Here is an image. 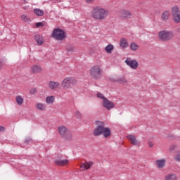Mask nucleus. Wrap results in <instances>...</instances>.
<instances>
[{
  "instance_id": "obj_42",
  "label": "nucleus",
  "mask_w": 180,
  "mask_h": 180,
  "mask_svg": "<svg viewBox=\"0 0 180 180\" xmlns=\"http://www.w3.org/2000/svg\"><path fill=\"white\" fill-rule=\"evenodd\" d=\"M23 9H24L25 11H26V9H29V6H25L23 7Z\"/></svg>"
},
{
  "instance_id": "obj_10",
  "label": "nucleus",
  "mask_w": 180,
  "mask_h": 180,
  "mask_svg": "<svg viewBox=\"0 0 180 180\" xmlns=\"http://www.w3.org/2000/svg\"><path fill=\"white\" fill-rule=\"evenodd\" d=\"M127 139L129 140V141L132 144L133 146H140V141L137 140V137L134 135H128L127 136Z\"/></svg>"
},
{
  "instance_id": "obj_5",
  "label": "nucleus",
  "mask_w": 180,
  "mask_h": 180,
  "mask_svg": "<svg viewBox=\"0 0 180 180\" xmlns=\"http://www.w3.org/2000/svg\"><path fill=\"white\" fill-rule=\"evenodd\" d=\"M89 74L91 78L99 79L102 75V70L99 65H94L90 68Z\"/></svg>"
},
{
  "instance_id": "obj_34",
  "label": "nucleus",
  "mask_w": 180,
  "mask_h": 180,
  "mask_svg": "<svg viewBox=\"0 0 180 180\" xmlns=\"http://www.w3.org/2000/svg\"><path fill=\"white\" fill-rule=\"evenodd\" d=\"M74 50H75V46H69L67 48V51H68V52L74 51Z\"/></svg>"
},
{
  "instance_id": "obj_9",
  "label": "nucleus",
  "mask_w": 180,
  "mask_h": 180,
  "mask_svg": "<svg viewBox=\"0 0 180 180\" xmlns=\"http://www.w3.org/2000/svg\"><path fill=\"white\" fill-rule=\"evenodd\" d=\"M120 16L122 18V19H124L126 20L127 19H130V18L132 16V14L127 10H121L120 11Z\"/></svg>"
},
{
  "instance_id": "obj_39",
  "label": "nucleus",
  "mask_w": 180,
  "mask_h": 180,
  "mask_svg": "<svg viewBox=\"0 0 180 180\" xmlns=\"http://www.w3.org/2000/svg\"><path fill=\"white\" fill-rule=\"evenodd\" d=\"M86 4H94L95 2V0H85Z\"/></svg>"
},
{
  "instance_id": "obj_6",
  "label": "nucleus",
  "mask_w": 180,
  "mask_h": 180,
  "mask_svg": "<svg viewBox=\"0 0 180 180\" xmlns=\"http://www.w3.org/2000/svg\"><path fill=\"white\" fill-rule=\"evenodd\" d=\"M58 130L60 136H62L63 139H65L66 140H71L72 139V135L71 134V132L68 130L65 126L62 125L58 127Z\"/></svg>"
},
{
  "instance_id": "obj_11",
  "label": "nucleus",
  "mask_w": 180,
  "mask_h": 180,
  "mask_svg": "<svg viewBox=\"0 0 180 180\" xmlns=\"http://www.w3.org/2000/svg\"><path fill=\"white\" fill-rule=\"evenodd\" d=\"M41 71H42L41 67H40V65H32L30 67V72L32 74H40Z\"/></svg>"
},
{
  "instance_id": "obj_38",
  "label": "nucleus",
  "mask_w": 180,
  "mask_h": 180,
  "mask_svg": "<svg viewBox=\"0 0 180 180\" xmlns=\"http://www.w3.org/2000/svg\"><path fill=\"white\" fill-rule=\"evenodd\" d=\"M5 130H6L5 127L0 126V133H4Z\"/></svg>"
},
{
  "instance_id": "obj_33",
  "label": "nucleus",
  "mask_w": 180,
  "mask_h": 180,
  "mask_svg": "<svg viewBox=\"0 0 180 180\" xmlns=\"http://www.w3.org/2000/svg\"><path fill=\"white\" fill-rule=\"evenodd\" d=\"M75 115L77 117V119H82V114H81L79 111H75Z\"/></svg>"
},
{
  "instance_id": "obj_40",
  "label": "nucleus",
  "mask_w": 180,
  "mask_h": 180,
  "mask_svg": "<svg viewBox=\"0 0 180 180\" xmlns=\"http://www.w3.org/2000/svg\"><path fill=\"white\" fill-rule=\"evenodd\" d=\"M148 147H154V143H153V142H151V141H149L148 143Z\"/></svg>"
},
{
  "instance_id": "obj_31",
  "label": "nucleus",
  "mask_w": 180,
  "mask_h": 180,
  "mask_svg": "<svg viewBox=\"0 0 180 180\" xmlns=\"http://www.w3.org/2000/svg\"><path fill=\"white\" fill-rule=\"evenodd\" d=\"M30 95H36L37 94V89L36 88H32L30 89Z\"/></svg>"
},
{
  "instance_id": "obj_20",
  "label": "nucleus",
  "mask_w": 180,
  "mask_h": 180,
  "mask_svg": "<svg viewBox=\"0 0 180 180\" xmlns=\"http://www.w3.org/2000/svg\"><path fill=\"white\" fill-rule=\"evenodd\" d=\"M120 46L122 49H127L129 46V42L127 41V39L125 38H122L120 41Z\"/></svg>"
},
{
  "instance_id": "obj_23",
  "label": "nucleus",
  "mask_w": 180,
  "mask_h": 180,
  "mask_svg": "<svg viewBox=\"0 0 180 180\" xmlns=\"http://www.w3.org/2000/svg\"><path fill=\"white\" fill-rule=\"evenodd\" d=\"M171 11H172V16H176V15H180L179 7H178V6H173L172 8Z\"/></svg>"
},
{
  "instance_id": "obj_24",
  "label": "nucleus",
  "mask_w": 180,
  "mask_h": 180,
  "mask_svg": "<svg viewBox=\"0 0 180 180\" xmlns=\"http://www.w3.org/2000/svg\"><path fill=\"white\" fill-rule=\"evenodd\" d=\"M162 20H168L169 19V11H165L161 15Z\"/></svg>"
},
{
  "instance_id": "obj_8",
  "label": "nucleus",
  "mask_w": 180,
  "mask_h": 180,
  "mask_svg": "<svg viewBox=\"0 0 180 180\" xmlns=\"http://www.w3.org/2000/svg\"><path fill=\"white\" fill-rule=\"evenodd\" d=\"M125 64L130 67L132 70H137L139 68V62L134 59H131V58H127L125 61Z\"/></svg>"
},
{
  "instance_id": "obj_17",
  "label": "nucleus",
  "mask_w": 180,
  "mask_h": 180,
  "mask_svg": "<svg viewBox=\"0 0 180 180\" xmlns=\"http://www.w3.org/2000/svg\"><path fill=\"white\" fill-rule=\"evenodd\" d=\"M34 39L37 41L38 46H42L43 43H44V39H43V36L41 35H35Z\"/></svg>"
},
{
  "instance_id": "obj_4",
  "label": "nucleus",
  "mask_w": 180,
  "mask_h": 180,
  "mask_svg": "<svg viewBox=\"0 0 180 180\" xmlns=\"http://www.w3.org/2000/svg\"><path fill=\"white\" fill-rule=\"evenodd\" d=\"M77 84V79L74 77H66L61 82V86L64 89H71Z\"/></svg>"
},
{
  "instance_id": "obj_32",
  "label": "nucleus",
  "mask_w": 180,
  "mask_h": 180,
  "mask_svg": "<svg viewBox=\"0 0 180 180\" xmlns=\"http://www.w3.org/2000/svg\"><path fill=\"white\" fill-rule=\"evenodd\" d=\"M97 98L102 99L103 102L105 101V99H106V97H105V96H103V94H102L101 93L97 94Z\"/></svg>"
},
{
  "instance_id": "obj_14",
  "label": "nucleus",
  "mask_w": 180,
  "mask_h": 180,
  "mask_svg": "<svg viewBox=\"0 0 180 180\" xmlns=\"http://www.w3.org/2000/svg\"><path fill=\"white\" fill-rule=\"evenodd\" d=\"M35 108L36 109H37V110H39L40 112H44L46 111V109H47V105H46V103H37L35 105Z\"/></svg>"
},
{
  "instance_id": "obj_30",
  "label": "nucleus",
  "mask_w": 180,
  "mask_h": 180,
  "mask_svg": "<svg viewBox=\"0 0 180 180\" xmlns=\"http://www.w3.org/2000/svg\"><path fill=\"white\" fill-rule=\"evenodd\" d=\"M172 18L174 23H180V14L179 15H173Z\"/></svg>"
},
{
  "instance_id": "obj_15",
  "label": "nucleus",
  "mask_w": 180,
  "mask_h": 180,
  "mask_svg": "<svg viewBox=\"0 0 180 180\" xmlns=\"http://www.w3.org/2000/svg\"><path fill=\"white\" fill-rule=\"evenodd\" d=\"M167 162V160L165 159H160L156 160L155 164L156 167L159 168V169H162L164 167H165V163Z\"/></svg>"
},
{
  "instance_id": "obj_41",
  "label": "nucleus",
  "mask_w": 180,
  "mask_h": 180,
  "mask_svg": "<svg viewBox=\"0 0 180 180\" xmlns=\"http://www.w3.org/2000/svg\"><path fill=\"white\" fill-rule=\"evenodd\" d=\"M2 67H4V64L0 61V70H2Z\"/></svg>"
},
{
  "instance_id": "obj_3",
  "label": "nucleus",
  "mask_w": 180,
  "mask_h": 180,
  "mask_svg": "<svg viewBox=\"0 0 180 180\" xmlns=\"http://www.w3.org/2000/svg\"><path fill=\"white\" fill-rule=\"evenodd\" d=\"M174 36H175V34L172 31L162 30L158 33V38L162 41H168V40H171Z\"/></svg>"
},
{
  "instance_id": "obj_26",
  "label": "nucleus",
  "mask_w": 180,
  "mask_h": 180,
  "mask_svg": "<svg viewBox=\"0 0 180 180\" xmlns=\"http://www.w3.org/2000/svg\"><path fill=\"white\" fill-rule=\"evenodd\" d=\"M21 20H22L23 22H25V23L32 22V20L30 19V18H29V16L26 14H22L21 15Z\"/></svg>"
},
{
  "instance_id": "obj_27",
  "label": "nucleus",
  "mask_w": 180,
  "mask_h": 180,
  "mask_svg": "<svg viewBox=\"0 0 180 180\" xmlns=\"http://www.w3.org/2000/svg\"><path fill=\"white\" fill-rule=\"evenodd\" d=\"M176 179H177L176 175L174 174H167V176H165V180H176Z\"/></svg>"
},
{
  "instance_id": "obj_1",
  "label": "nucleus",
  "mask_w": 180,
  "mask_h": 180,
  "mask_svg": "<svg viewBox=\"0 0 180 180\" xmlns=\"http://www.w3.org/2000/svg\"><path fill=\"white\" fill-rule=\"evenodd\" d=\"M96 128L94 130V136H103L105 139L112 136L110 128L105 127V122L102 121H97L96 122Z\"/></svg>"
},
{
  "instance_id": "obj_22",
  "label": "nucleus",
  "mask_w": 180,
  "mask_h": 180,
  "mask_svg": "<svg viewBox=\"0 0 180 180\" xmlns=\"http://www.w3.org/2000/svg\"><path fill=\"white\" fill-rule=\"evenodd\" d=\"M92 165H94L92 162H85L81 165V168H84V169H90Z\"/></svg>"
},
{
  "instance_id": "obj_19",
  "label": "nucleus",
  "mask_w": 180,
  "mask_h": 180,
  "mask_svg": "<svg viewBox=\"0 0 180 180\" xmlns=\"http://www.w3.org/2000/svg\"><path fill=\"white\" fill-rule=\"evenodd\" d=\"M56 101V96H49L46 98L45 102L47 105H53Z\"/></svg>"
},
{
  "instance_id": "obj_12",
  "label": "nucleus",
  "mask_w": 180,
  "mask_h": 180,
  "mask_svg": "<svg viewBox=\"0 0 180 180\" xmlns=\"http://www.w3.org/2000/svg\"><path fill=\"white\" fill-rule=\"evenodd\" d=\"M48 86L49 89L56 91V89H58V88L60 86V82L56 81H49L48 82Z\"/></svg>"
},
{
  "instance_id": "obj_16",
  "label": "nucleus",
  "mask_w": 180,
  "mask_h": 180,
  "mask_svg": "<svg viewBox=\"0 0 180 180\" xmlns=\"http://www.w3.org/2000/svg\"><path fill=\"white\" fill-rule=\"evenodd\" d=\"M69 162H70L67 159H65V160L58 159L55 160V164L56 165H59L60 167H65V165H68Z\"/></svg>"
},
{
  "instance_id": "obj_35",
  "label": "nucleus",
  "mask_w": 180,
  "mask_h": 180,
  "mask_svg": "<svg viewBox=\"0 0 180 180\" xmlns=\"http://www.w3.org/2000/svg\"><path fill=\"white\" fill-rule=\"evenodd\" d=\"M175 148H176V146H175V145L171 146L169 148V152L172 153V151H174V150H175Z\"/></svg>"
},
{
  "instance_id": "obj_21",
  "label": "nucleus",
  "mask_w": 180,
  "mask_h": 180,
  "mask_svg": "<svg viewBox=\"0 0 180 180\" xmlns=\"http://www.w3.org/2000/svg\"><path fill=\"white\" fill-rule=\"evenodd\" d=\"M115 82H118V84H121V85H127V84H129V82L124 78V77H118L115 79Z\"/></svg>"
},
{
  "instance_id": "obj_25",
  "label": "nucleus",
  "mask_w": 180,
  "mask_h": 180,
  "mask_svg": "<svg viewBox=\"0 0 180 180\" xmlns=\"http://www.w3.org/2000/svg\"><path fill=\"white\" fill-rule=\"evenodd\" d=\"M33 12L37 16H43L44 15V11L40 8H34Z\"/></svg>"
},
{
  "instance_id": "obj_28",
  "label": "nucleus",
  "mask_w": 180,
  "mask_h": 180,
  "mask_svg": "<svg viewBox=\"0 0 180 180\" xmlns=\"http://www.w3.org/2000/svg\"><path fill=\"white\" fill-rule=\"evenodd\" d=\"M114 49H115V47L112 44H110L105 48V50L106 53H108V54H110V53H112Z\"/></svg>"
},
{
  "instance_id": "obj_7",
  "label": "nucleus",
  "mask_w": 180,
  "mask_h": 180,
  "mask_svg": "<svg viewBox=\"0 0 180 180\" xmlns=\"http://www.w3.org/2000/svg\"><path fill=\"white\" fill-rule=\"evenodd\" d=\"M65 36L66 33L61 29L56 28L53 31L52 37L56 40L63 41L65 39Z\"/></svg>"
},
{
  "instance_id": "obj_36",
  "label": "nucleus",
  "mask_w": 180,
  "mask_h": 180,
  "mask_svg": "<svg viewBox=\"0 0 180 180\" xmlns=\"http://www.w3.org/2000/svg\"><path fill=\"white\" fill-rule=\"evenodd\" d=\"M174 160L177 161L178 162H180V153L176 155Z\"/></svg>"
},
{
  "instance_id": "obj_18",
  "label": "nucleus",
  "mask_w": 180,
  "mask_h": 180,
  "mask_svg": "<svg viewBox=\"0 0 180 180\" xmlns=\"http://www.w3.org/2000/svg\"><path fill=\"white\" fill-rule=\"evenodd\" d=\"M15 103L18 106H22L25 103V98L22 96L18 95L15 96Z\"/></svg>"
},
{
  "instance_id": "obj_37",
  "label": "nucleus",
  "mask_w": 180,
  "mask_h": 180,
  "mask_svg": "<svg viewBox=\"0 0 180 180\" xmlns=\"http://www.w3.org/2000/svg\"><path fill=\"white\" fill-rule=\"evenodd\" d=\"M36 27H43V22H37Z\"/></svg>"
},
{
  "instance_id": "obj_29",
  "label": "nucleus",
  "mask_w": 180,
  "mask_h": 180,
  "mask_svg": "<svg viewBox=\"0 0 180 180\" xmlns=\"http://www.w3.org/2000/svg\"><path fill=\"white\" fill-rule=\"evenodd\" d=\"M139 45L134 42L130 44V49L132 51H137V50H139Z\"/></svg>"
},
{
  "instance_id": "obj_13",
  "label": "nucleus",
  "mask_w": 180,
  "mask_h": 180,
  "mask_svg": "<svg viewBox=\"0 0 180 180\" xmlns=\"http://www.w3.org/2000/svg\"><path fill=\"white\" fill-rule=\"evenodd\" d=\"M103 108H105V109H108V110H110V109H113V108H115L113 103L108 100V98L103 101Z\"/></svg>"
},
{
  "instance_id": "obj_2",
  "label": "nucleus",
  "mask_w": 180,
  "mask_h": 180,
  "mask_svg": "<svg viewBox=\"0 0 180 180\" xmlns=\"http://www.w3.org/2000/svg\"><path fill=\"white\" fill-rule=\"evenodd\" d=\"M109 15V11L101 6L94 7L91 11V16L96 20H105Z\"/></svg>"
}]
</instances>
